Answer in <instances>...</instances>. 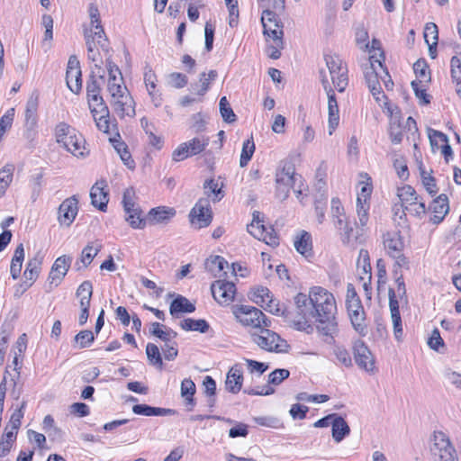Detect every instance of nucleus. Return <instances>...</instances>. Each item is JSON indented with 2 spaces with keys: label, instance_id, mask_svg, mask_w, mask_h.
<instances>
[{
  "label": "nucleus",
  "instance_id": "nucleus-53",
  "mask_svg": "<svg viewBox=\"0 0 461 461\" xmlns=\"http://www.w3.org/2000/svg\"><path fill=\"white\" fill-rule=\"evenodd\" d=\"M290 372L285 368H277L268 375V384L273 385H279L284 380L287 379Z\"/></svg>",
  "mask_w": 461,
  "mask_h": 461
},
{
  "label": "nucleus",
  "instance_id": "nucleus-41",
  "mask_svg": "<svg viewBox=\"0 0 461 461\" xmlns=\"http://www.w3.org/2000/svg\"><path fill=\"white\" fill-rule=\"evenodd\" d=\"M228 267V262L221 256H215L211 259H208L206 262V268L214 276L219 274V276H221V272H222L224 268Z\"/></svg>",
  "mask_w": 461,
  "mask_h": 461
},
{
  "label": "nucleus",
  "instance_id": "nucleus-54",
  "mask_svg": "<svg viewBox=\"0 0 461 461\" xmlns=\"http://www.w3.org/2000/svg\"><path fill=\"white\" fill-rule=\"evenodd\" d=\"M429 139L433 150L440 148L438 141L442 143L448 141V137L445 133L433 129H429Z\"/></svg>",
  "mask_w": 461,
  "mask_h": 461
},
{
  "label": "nucleus",
  "instance_id": "nucleus-11",
  "mask_svg": "<svg viewBox=\"0 0 461 461\" xmlns=\"http://www.w3.org/2000/svg\"><path fill=\"white\" fill-rule=\"evenodd\" d=\"M409 205L416 206L415 212L418 216L429 214V221L434 224L441 222L449 211V203H409Z\"/></svg>",
  "mask_w": 461,
  "mask_h": 461
},
{
  "label": "nucleus",
  "instance_id": "nucleus-57",
  "mask_svg": "<svg viewBox=\"0 0 461 461\" xmlns=\"http://www.w3.org/2000/svg\"><path fill=\"white\" fill-rule=\"evenodd\" d=\"M333 353L337 360L343 366L349 367L352 366V359L348 351L342 347L336 346L333 348Z\"/></svg>",
  "mask_w": 461,
  "mask_h": 461
},
{
  "label": "nucleus",
  "instance_id": "nucleus-35",
  "mask_svg": "<svg viewBox=\"0 0 461 461\" xmlns=\"http://www.w3.org/2000/svg\"><path fill=\"white\" fill-rule=\"evenodd\" d=\"M23 258L24 249L23 245L21 243L16 247L14 257L11 261L10 273L14 279H17L20 276Z\"/></svg>",
  "mask_w": 461,
  "mask_h": 461
},
{
  "label": "nucleus",
  "instance_id": "nucleus-4",
  "mask_svg": "<svg viewBox=\"0 0 461 461\" xmlns=\"http://www.w3.org/2000/svg\"><path fill=\"white\" fill-rule=\"evenodd\" d=\"M383 243L387 254L396 260L398 267L409 269V259L403 255L404 243L399 230L387 231L383 235Z\"/></svg>",
  "mask_w": 461,
  "mask_h": 461
},
{
  "label": "nucleus",
  "instance_id": "nucleus-24",
  "mask_svg": "<svg viewBox=\"0 0 461 461\" xmlns=\"http://www.w3.org/2000/svg\"><path fill=\"white\" fill-rule=\"evenodd\" d=\"M218 76V72L214 69L208 73L202 72L199 75V82L191 84V90L198 95H204L210 88L211 82L214 81Z\"/></svg>",
  "mask_w": 461,
  "mask_h": 461
},
{
  "label": "nucleus",
  "instance_id": "nucleus-50",
  "mask_svg": "<svg viewBox=\"0 0 461 461\" xmlns=\"http://www.w3.org/2000/svg\"><path fill=\"white\" fill-rule=\"evenodd\" d=\"M84 35L86 38V45L87 48V58L93 62H96L98 60L99 53L95 50V43L94 41V36L92 34V30L86 29L84 32Z\"/></svg>",
  "mask_w": 461,
  "mask_h": 461
},
{
  "label": "nucleus",
  "instance_id": "nucleus-7",
  "mask_svg": "<svg viewBox=\"0 0 461 461\" xmlns=\"http://www.w3.org/2000/svg\"><path fill=\"white\" fill-rule=\"evenodd\" d=\"M302 176L294 174L293 165L285 166L280 172L276 173V196L285 201L288 198L290 188L294 187L297 181L301 182Z\"/></svg>",
  "mask_w": 461,
  "mask_h": 461
},
{
  "label": "nucleus",
  "instance_id": "nucleus-43",
  "mask_svg": "<svg viewBox=\"0 0 461 461\" xmlns=\"http://www.w3.org/2000/svg\"><path fill=\"white\" fill-rule=\"evenodd\" d=\"M146 355L149 362L159 367L160 369L163 366L162 357L158 349V347L153 343H148L146 346Z\"/></svg>",
  "mask_w": 461,
  "mask_h": 461
},
{
  "label": "nucleus",
  "instance_id": "nucleus-55",
  "mask_svg": "<svg viewBox=\"0 0 461 461\" xmlns=\"http://www.w3.org/2000/svg\"><path fill=\"white\" fill-rule=\"evenodd\" d=\"M428 345L431 349L436 350L438 352H440V348H445V343L440 336L438 329L435 328L431 331V334L428 339Z\"/></svg>",
  "mask_w": 461,
  "mask_h": 461
},
{
  "label": "nucleus",
  "instance_id": "nucleus-9",
  "mask_svg": "<svg viewBox=\"0 0 461 461\" xmlns=\"http://www.w3.org/2000/svg\"><path fill=\"white\" fill-rule=\"evenodd\" d=\"M39 106V93L34 90L29 96L25 107L24 137L32 140L36 135L37 110Z\"/></svg>",
  "mask_w": 461,
  "mask_h": 461
},
{
  "label": "nucleus",
  "instance_id": "nucleus-44",
  "mask_svg": "<svg viewBox=\"0 0 461 461\" xmlns=\"http://www.w3.org/2000/svg\"><path fill=\"white\" fill-rule=\"evenodd\" d=\"M250 299L258 305L265 307L264 304L267 305L268 300L273 298L269 289L261 286L251 293Z\"/></svg>",
  "mask_w": 461,
  "mask_h": 461
},
{
  "label": "nucleus",
  "instance_id": "nucleus-26",
  "mask_svg": "<svg viewBox=\"0 0 461 461\" xmlns=\"http://www.w3.org/2000/svg\"><path fill=\"white\" fill-rule=\"evenodd\" d=\"M78 212L77 203H59L58 221L61 225L69 227Z\"/></svg>",
  "mask_w": 461,
  "mask_h": 461
},
{
  "label": "nucleus",
  "instance_id": "nucleus-13",
  "mask_svg": "<svg viewBox=\"0 0 461 461\" xmlns=\"http://www.w3.org/2000/svg\"><path fill=\"white\" fill-rule=\"evenodd\" d=\"M66 82L69 90L75 94H79L82 89V72L80 63L76 55H71L68 59Z\"/></svg>",
  "mask_w": 461,
  "mask_h": 461
},
{
  "label": "nucleus",
  "instance_id": "nucleus-16",
  "mask_svg": "<svg viewBox=\"0 0 461 461\" xmlns=\"http://www.w3.org/2000/svg\"><path fill=\"white\" fill-rule=\"evenodd\" d=\"M126 92L127 88L124 86L121 93L112 97V105L121 118L125 115L131 117L135 115L134 101Z\"/></svg>",
  "mask_w": 461,
  "mask_h": 461
},
{
  "label": "nucleus",
  "instance_id": "nucleus-5",
  "mask_svg": "<svg viewBox=\"0 0 461 461\" xmlns=\"http://www.w3.org/2000/svg\"><path fill=\"white\" fill-rule=\"evenodd\" d=\"M430 453L435 461H458L456 451L448 437L442 431L433 433Z\"/></svg>",
  "mask_w": 461,
  "mask_h": 461
},
{
  "label": "nucleus",
  "instance_id": "nucleus-60",
  "mask_svg": "<svg viewBox=\"0 0 461 461\" xmlns=\"http://www.w3.org/2000/svg\"><path fill=\"white\" fill-rule=\"evenodd\" d=\"M244 360L247 364L248 370L251 374L257 373L258 375H261L269 367L268 364H266L264 362H259V361H256V360H252V359H249V358H244Z\"/></svg>",
  "mask_w": 461,
  "mask_h": 461
},
{
  "label": "nucleus",
  "instance_id": "nucleus-15",
  "mask_svg": "<svg viewBox=\"0 0 461 461\" xmlns=\"http://www.w3.org/2000/svg\"><path fill=\"white\" fill-rule=\"evenodd\" d=\"M188 217L191 226L200 230L208 227L212 223L213 213L209 204L203 206L201 203H195Z\"/></svg>",
  "mask_w": 461,
  "mask_h": 461
},
{
  "label": "nucleus",
  "instance_id": "nucleus-39",
  "mask_svg": "<svg viewBox=\"0 0 461 461\" xmlns=\"http://www.w3.org/2000/svg\"><path fill=\"white\" fill-rule=\"evenodd\" d=\"M14 169L13 165H6L0 169V198L5 194L13 180Z\"/></svg>",
  "mask_w": 461,
  "mask_h": 461
},
{
  "label": "nucleus",
  "instance_id": "nucleus-19",
  "mask_svg": "<svg viewBox=\"0 0 461 461\" xmlns=\"http://www.w3.org/2000/svg\"><path fill=\"white\" fill-rule=\"evenodd\" d=\"M125 212V221L133 229H144L147 223V218L143 216V212L139 203H123Z\"/></svg>",
  "mask_w": 461,
  "mask_h": 461
},
{
  "label": "nucleus",
  "instance_id": "nucleus-8",
  "mask_svg": "<svg viewBox=\"0 0 461 461\" xmlns=\"http://www.w3.org/2000/svg\"><path fill=\"white\" fill-rule=\"evenodd\" d=\"M261 22L264 28V34L271 37L276 44L283 48V23L280 19H278L276 14L271 10H264Z\"/></svg>",
  "mask_w": 461,
  "mask_h": 461
},
{
  "label": "nucleus",
  "instance_id": "nucleus-47",
  "mask_svg": "<svg viewBox=\"0 0 461 461\" xmlns=\"http://www.w3.org/2000/svg\"><path fill=\"white\" fill-rule=\"evenodd\" d=\"M413 70L416 77L420 80H425L426 82L430 81L431 77L429 65L424 59H420L413 64Z\"/></svg>",
  "mask_w": 461,
  "mask_h": 461
},
{
  "label": "nucleus",
  "instance_id": "nucleus-51",
  "mask_svg": "<svg viewBox=\"0 0 461 461\" xmlns=\"http://www.w3.org/2000/svg\"><path fill=\"white\" fill-rule=\"evenodd\" d=\"M361 176H365L366 178V182H360V185H362V186L360 193L357 194V202H366L371 196L373 185L371 178L368 176L366 173L361 174Z\"/></svg>",
  "mask_w": 461,
  "mask_h": 461
},
{
  "label": "nucleus",
  "instance_id": "nucleus-61",
  "mask_svg": "<svg viewBox=\"0 0 461 461\" xmlns=\"http://www.w3.org/2000/svg\"><path fill=\"white\" fill-rule=\"evenodd\" d=\"M329 134L331 135L339 122V106H328Z\"/></svg>",
  "mask_w": 461,
  "mask_h": 461
},
{
  "label": "nucleus",
  "instance_id": "nucleus-12",
  "mask_svg": "<svg viewBox=\"0 0 461 461\" xmlns=\"http://www.w3.org/2000/svg\"><path fill=\"white\" fill-rule=\"evenodd\" d=\"M211 291L218 303L228 305L234 300L236 286L232 282L219 279L212 284Z\"/></svg>",
  "mask_w": 461,
  "mask_h": 461
},
{
  "label": "nucleus",
  "instance_id": "nucleus-22",
  "mask_svg": "<svg viewBox=\"0 0 461 461\" xmlns=\"http://www.w3.org/2000/svg\"><path fill=\"white\" fill-rule=\"evenodd\" d=\"M243 375L240 365H234L228 372L225 386L231 393H238L242 386Z\"/></svg>",
  "mask_w": 461,
  "mask_h": 461
},
{
  "label": "nucleus",
  "instance_id": "nucleus-27",
  "mask_svg": "<svg viewBox=\"0 0 461 461\" xmlns=\"http://www.w3.org/2000/svg\"><path fill=\"white\" fill-rule=\"evenodd\" d=\"M195 311V306L187 298L178 294L170 303L169 312L173 317H178L179 313H191Z\"/></svg>",
  "mask_w": 461,
  "mask_h": 461
},
{
  "label": "nucleus",
  "instance_id": "nucleus-23",
  "mask_svg": "<svg viewBox=\"0 0 461 461\" xmlns=\"http://www.w3.org/2000/svg\"><path fill=\"white\" fill-rule=\"evenodd\" d=\"M255 225L253 224H248L247 225V230L249 234H251L254 238L258 240H264L267 244L276 247L279 245V239L275 232L274 229L271 228V231H267V229L265 225L258 226L257 231H255L254 229Z\"/></svg>",
  "mask_w": 461,
  "mask_h": 461
},
{
  "label": "nucleus",
  "instance_id": "nucleus-2",
  "mask_svg": "<svg viewBox=\"0 0 461 461\" xmlns=\"http://www.w3.org/2000/svg\"><path fill=\"white\" fill-rule=\"evenodd\" d=\"M295 308L294 311L282 312L286 319L290 320L293 326L297 330H307L312 326L310 321L314 319L313 303L311 300V291L309 294L299 293L294 297Z\"/></svg>",
  "mask_w": 461,
  "mask_h": 461
},
{
  "label": "nucleus",
  "instance_id": "nucleus-34",
  "mask_svg": "<svg viewBox=\"0 0 461 461\" xmlns=\"http://www.w3.org/2000/svg\"><path fill=\"white\" fill-rule=\"evenodd\" d=\"M196 392L194 383L191 378H185L181 383V396L184 398L185 405H190L192 408L195 405L194 395Z\"/></svg>",
  "mask_w": 461,
  "mask_h": 461
},
{
  "label": "nucleus",
  "instance_id": "nucleus-29",
  "mask_svg": "<svg viewBox=\"0 0 461 461\" xmlns=\"http://www.w3.org/2000/svg\"><path fill=\"white\" fill-rule=\"evenodd\" d=\"M365 78L366 82L367 84V86L372 93L373 96L379 101V95H381L382 87L379 82L378 74L375 70V68H374L373 62L371 63V66L367 67L365 71Z\"/></svg>",
  "mask_w": 461,
  "mask_h": 461
},
{
  "label": "nucleus",
  "instance_id": "nucleus-36",
  "mask_svg": "<svg viewBox=\"0 0 461 461\" xmlns=\"http://www.w3.org/2000/svg\"><path fill=\"white\" fill-rule=\"evenodd\" d=\"M180 327L185 330L199 331L201 333H206L210 329V325L205 320L191 318L183 320L180 322Z\"/></svg>",
  "mask_w": 461,
  "mask_h": 461
},
{
  "label": "nucleus",
  "instance_id": "nucleus-58",
  "mask_svg": "<svg viewBox=\"0 0 461 461\" xmlns=\"http://www.w3.org/2000/svg\"><path fill=\"white\" fill-rule=\"evenodd\" d=\"M397 196L400 202H409L417 200V195L414 188L411 185H403L397 189Z\"/></svg>",
  "mask_w": 461,
  "mask_h": 461
},
{
  "label": "nucleus",
  "instance_id": "nucleus-17",
  "mask_svg": "<svg viewBox=\"0 0 461 461\" xmlns=\"http://www.w3.org/2000/svg\"><path fill=\"white\" fill-rule=\"evenodd\" d=\"M347 310L354 330L362 336L367 332V328L365 323L366 314L364 312L361 302L348 303Z\"/></svg>",
  "mask_w": 461,
  "mask_h": 461
},
{
  "label": "nucleus",
  "instance_id": "nucleus-52",
  "mask_svg": "<svg viewBox=\"0 0 461 461\" xmlns=\"http://www.w3.org/2000/svg\"><path fill=\"white\" fill-rule=\"evenodd\" d=\"M389 136L391 141L394 144H399L402 140V132L401 129V122L396 118H393L390 122Z\"/></svg>",
  "mask_w": 461,
  "mask_h": 461
},
{
  "label": "nucleus",
  "instance_id": "nucleus-25",
  "mask_svg": "<svg viewBox=\"0 0 461 461\" xmlns=\"http://www.w3.org/2000/svg\"><path fill=\"white\" fill-rule=\"evenodd\" d=\"M132 411L134 414L143 416H170L176 412L173 409L153 407L148 404H135L132 407Z\"/></svg>",
  "mask_w": 461,
  "mask_h": 461
},
{
  "label": "nucleus",
  "instance_id": "nucleus-37",
  "mask_svg": "<svg viewBox=\"0 0 461 461\" xmlns=\"http://www.w3.org/2000/svg\"><path fill=\"white\" fill-rule=\"evenodd\" d=\"M111 141L113 142V148L120 155L121 159L123 161L124 165L131 169L134 168L135 163L134 160L131 158L127 145L123 141L115 139L111 140Z\"/></svg>",
  "mask_w": 461,
  "mask_h": 461
},
{
  "label": "nucleus",
  "instance_id": "nucleus-33",
  "mask_svg": "<svg viewBox=\"0 0 461 461\" xmlns=\"http://www.w3.org/2000/svg\"><path fill=\"white\" fill-rule=\"evenodd\" d=\"M105 180L97 181L90 189L91 202H109V190Z\"/></svg>",
  "mask_w": 461,
  "mask_h": 461
},
{
  "label": "nucleus",
  "instance_id": "nucleus-38",
  "mask_svg": "<svg viewBox=\"0 0 461 461\" xmlns=\"http://www.w3.org/2000/svg\"><path fill=\"white\" fill-rule=\"evenodd\" d=\"M324 60L331 78L345 69L342 67V60L339 56L325 54Z\"/></svg>",
  "mask_w": 461,
  "mask_h": 461
},
{
  "label": "nucleus",
  "instance_id": "nucleus-18",
  "mask_svg": "<svg viewBox=\"0 0 461 461\" xmlns=\"http://www.w3.org/2000/svg\"><path fill=\"white\" fill-rule=\"evenodd\" d=\"M176 212L173 207L158 206L148 212L147 222L150 225H166L176 216Z\"/></svg>",
  "mask_w": 461,
  "mask_h": 461
},
{
  "label": "nucleus",
  "instance_id": "nucleus-62",
  "mask_svg": "<svg viewBox=\"0 0 461 461\" xmlns=\"http://www.w3.org/2000/svg\"><path fill=\"white\" fill-rule=\"evenodd\" d=\"M189 157H192V155L185 142L181 143L172 153V159L176 162L182 161Z\"/></svg>",
  "mask_w": 461,
  "mask_h": 461
},
{
  "label": "nucleus",
  "instance_id": "nucleus-30",
  "mask_svg": "<svg viewBox=\"0 0 461 461\" xmlns=\"http://www.w3.org/2000/svg\"><path fill=\"white\" fill-rule=\"evenodd\" d=\"M294 248L297 252L304 257L312 256V236L306 230H302L296 237L294 242Z\"/></svg>",
  "mask_w": 461,
  "mask_h": 461
},
{
  "label": "nucleus",
  "instance_id": "nucleus-49",
  "mask_svg": "<svg viewBox=\"0 0 461 461\" xmlns=\"http://www.w3.org/2000/svg\"><path fill=\"white\" fill-rule=\"evenodd\" d=\"M204 194L210 195L212 194L214 195L213 200L220 201L223 198L224 194L221 190V187H219V184L214 179L206 180L203 184Z\"/></svg>",
  "mask_w": 461,
  "mask_h": 461
},
{
  "label": "nucleus",
  "instance_id": "nucleus-21",
  "mask_svg": "<svg viewBox=\"0 0 461 461\" xmlns=\"http://www.w3.org/2000/svg\"><path fill=\"white\" fill-rule=\"evenodd\" d=\"M103 84L95 78V72L92 70L86 82V95L89 106L92 105V103H96L97 106H101V104H105L100 95Z\"/></svg>",
  "mask_w": 461,
  "mask_h": 461
},
{
  "label": "nucleus",
  "instance_id": "nucleus-3",
  "mask_svg": "<svg viewBox=\"0 0 461 461\" xmlns=\"http://www.w3.org/2000/svg\"><path fill=\"white\" fill-rule=\"evenodd\" d=\"M267 328L263 327L258 332L251 333L252 341L263 350L275 353H287L290 349V345L287 341L282 339L276 332Z\"/></svg>",
  "mask_w": 461,
  "mask_h": 461
},
{
  "label": "nucleus",
  "instance_id": "nucleus-56",
  "mask_svg": "<svg viewBox=\"0 0 461 461\" xmlns=\"http://www.w3.org/2000/svg\"><path fill=\"white\" fill-rule=\"evenodd\" d=\"M156 80L157 76L155 72L152 70L149 64H146L144 72V83L150 95H153V90L156 88Z\"/></svg>",
  "mask_w": 461,
  "mask_h": 461
},
{
  "label": "nucleus",
  "instance_id": "nucleus-45",
  "mask_svg": "<svg viewBox=\"0 0 461 461\" xmlns=\"http://www.w3.org/2000/svg\"><path fill=\"white\" fill-rule=\"evenodd\" d=\"M94 340V333L89 330H84L79 331L74 338L75 343L80 349L90 347Z\"/></svg>",
  "mask_w": 461,
  "mask_h": 461
},
{
  "label": "nucleus",
  "instance_id": "nucleus-32",
  "mask_svg": "<svg viewBox=\"0 0 461 461\" xmlns=\"http://www.w3.org/2000/svg\"><path fill=\"white\" fill-rule=\"evenodd\" d=\"M331 427L332 438L338 443L342 441L350 433L348 424L339 415H337L336 420L331 421Z\"/></svg>",
  "mask_w": 461,
  "mask_h": 461
},
{
  "label": "nucleus",
  "instance_id": "nucleus-64",
  "mask_svg": "<svg viewBox=\"0 0 461 461\" xmlns=\"http://www.w3.org/2000/svg\"><path fill=\"white\" fill-rule=\"evenodd\" d=\"M347 68L331 78L332 83L339 92H343L348 86Z\"/></svg>",
  "mask_w": 461,
  "mask_h": 461
},
{
  "label": "nucleus",
  "instance_id": "nucleus-42",
  "mask_svg": "<svg viewBox=\"0 0 461 461\" xmlns=\"http://www.w3.org/2000/svg\"><path fill=\"white\" fill-rule=\"evenodd\" d=\"M255 151V143L253 140V138L248 139L243 142L241 154H240V166L241 167H244L248 165L249 160L251 159L253 154Z\"/></svg>",
  "mask_w": 461,
  "mask_h": 461
},
{
  "label": "nucleus",
  "instance_id": "nucleus-31",
  "mask_svg": "<svg viewBox=\"0 0 461 461\" xmlns=\"http://www.w3.org/2000/svg\"><path fill=\"white\" fill-rule=\"evenodd\" d=\"M85 140L81 135H69L67 139L62 142L63 147L72 153L76 157H83L85 149L84 147Z\"/></svg>",
  "mask_w": 461,
  "mask_h": 461
},
{
  "label": "nucleus",
  "instance_id": "nucleus-46",
  "mask_svg": "<svg viewBox=\"0 0 461 461\" xmlns=\"http://www.w3.org/2000/svg\"><path fill=\"white\" fill-rule=\"evenodd\" d=\"M331 215L334 219L335 226L343 230L347 228V219L345 216V210L341 203L331 207Z\"/></svg>",
  "mask_w": 461,
  "mask_h": 461
},
{
  "label": "nucleus",
  "instance_id": "nucleus-40",
  "mask_svg": "<svg viewBox=\"0 0 461 461\" xmlns=\"http://www.w3.org/2000/svg\"><path fill=\"white\" fill-rule=\"evenodd\" d=\"M219 106H220L221 115L222 117V120L225 122L233 123V122H235L237 121V116L234 113V112H233L230 103L228 102L226 96H222L220 99Z\"/></svg>",
  "mask_w": 461,
  "mask_h": 461
},
{
  "label": "nucleus",
  "instance_id": "nucleus-63",
  "mask_svg": "<svg viewBox=\"0 0 461 461\" xmlns=\"http://www.w3.org/2000/svg\"><path fill=\"white\" fill-rule=\"evenodd\" d=\"M26 406V402L23 401L21 407L17 410H15L13 414L11 415L9 423L11 425V428L13 429H18L21 426V420L23 417V409Z\"/></svg>",
  "mask_w": 461,
  "mask_h": 461
},
{
  "label": "nucleus",
  "instance_id": "nucleus-48",
  "mask_svg": "<svg viewBox=\"0 0 461 461\" xmlns=\"http://www.w3.org/2000/svg\"><path fill=\"white\" fill-rule=\"evenodd\" d=\"M185 143L188 146L191 155L194 156L200 154L205 149L209 144V139L204 137L194 138Z\"/></svg>",
  "mask_w": 461,
  "mask_h": 461
},
{
  "label": "nucleus",
  "instance_id": "nucleus-14",
  "mask_svg": "<svg viewBox=\"0 0 461 461\" xmlns=\"http://www.w3.org/2000/svg\"><path fill=\"white\" fill-rule=\"evenodd\" d=\"M353 354L355 362L359 368L364 369L369 373L374 371V357L363 340L357 339L354 342Z\"/></svg>",
  "mask_w": 461,
  "mask_h": 461
},
{
  "label": "nucleus",
  "instance_id": "nucleus-20",
  "mask_svg": "<svg viewBox=\"0 0 461 461\" xmlns=\"http://www.w3.org/2000/svg\"><path fill=\"white\" fill-rule=\"evenodd\" d=\"M106 68H107L108 76H109L107 89H108L109 93L111 94V96L114 97L116 95H118V93L122 92V89H123L122 85L120 83L116 82L117 81L116 75L118 74L120 76V81L122 82L123 78H122V72H121L120 68H118L117 65H115L113 63L111 57H108L106 59Z\"/></svg>",
  "mask_w": 461,
  "mask_h": 461
},
{
  "label": "nucleus",
  "instance_id": "nucleus-59",
  "mask_svg": "<svg viewBox=\"0 0 461 461\" xmlns=\"http://www.w3.org/2000/svg\"><path fill=\"white\" fill-rule=\"evenodd\" d=\"M215 27L211 22H206L204 25V48L210 52L213 48Z\"/></svg>",
  "mask_w": 461,
  "mask_h": 461
},
{
  "label": "nucleus",
  "instance_id": "nucleus-10",
  "mask_svg": "<svg viewBox=\"0 0 461 461\" xmlns=\"http://www.w3.org/2000/svg\"><path fill=\"white\" fill-rule=\"evenodd\" d=\"M71 262L72 258L66 255L60 256L55 260L48 277V292H50L60 284L67 275Z\"/></svg>",
  "mask_w": 461,
  "mask_h": 461
},
{
  "label": "nucleus",
  "instance_id": "nucleus-1",
  "mask_svg": "<svg viewBox=\"0 0 461 461\" xmlns=\"http://www.w3.org/2000/svg\"><path fill=\"white\" fill-rule=\"evenodd\" d=\"M311 300L317 329L323 335L333 338L338 332L337 305L333 294L323 287L314 286L311 288Z\"/></svg>",
  "mask_w": 461,
  "mask_h": 461
},
{
  "label": "nucleus",
  "instance_id": "nucleus-28",
  "mask_svg": "<svg viewBox=\"0 0 461 461\" xmlns=\"http://www.w3.org/2000/svg\"><path fill=\"white\" fill-rule=\"evenodd\" d=\"M90 111L98 130L104 132H108L110 128V113L107 105L105 104H101V110H97L96 107H92V105H90Z\"/></svg>",
  "mask_w": 461,
  "mask_h": 461
},
{
  "label": "nucleus",
  "instance_id": "nucleus-6",
  "mask_svg": "<svg viewBox=\"0 0 461 461\" xmlns=\"http://www.w3.org/2000/svg\"><path fill=\"white\" fill-rule=\"evenodd\" d=\"M234 313L240 323L253 328L270 327L271 321L258 308L249 305L236 307Z\"/></svg>",
  "mask_w": 461,
  "mask_h": 461
}]
</instances>
